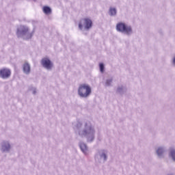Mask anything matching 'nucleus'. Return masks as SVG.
<instances>
[{
  "instance_id": "nucleus-7",
  "label": "nucleus",
  "mask_w": 175,
  "mask_h": 175,
  "mask_svg": "<svg viewBox=\"0 0 175 175\" xmlns=\"http://www.w3.org/2000/svg\"><path fill=\"white\" fill-rule=\"evenodd\" d=\"M23 72L26 73V75H28L31 72V66L28 63H25L23 64Z\"/></svg>"
},
{
  "instance_id": "nucleus-2",
  "label": "nucleus",
  "mask_w": 175,
  "mask_h": 175,
  "mask_svg": "<svg viewBox=\"0 0 175 175\" xmlns=\"http://www.w3.org/2000/svg\"><path fill=\"white\" fill-rule=\"evenodd\" d=\"M85 27V29H90L92 27V21L90 18H85L80 21L79 23V29H83Z\"/></svg>"
},
{
  "instance_id": "nucleus-5",
  "label": "nucleus",
  "mask_w": 175,
  "mask_h": 175,
  "mask_svg": "<svg viewBox=\"0 0 175 175\" xmlns=\"http://www.w3.org/2000/svg\"><path fill=\"white\" fill-rule=\"evenodd\" d=\"M11 75L12 72L8 68H2L0 70V77L2 79H9Z\"/></svg>"
},
{
  "instance_id": "nucleus-12",
  "label": "nucleus",
  "mask_w": 175,
  "mask_h": 175,
  "mask_svg": "<svg viewBox=\"0 0 175 175\" xmlns=\"http://www.w3.org/2000/svg\"><path fill=\"white\" fill-rule=\"evenodd\" d=\"M171 157H172L174 161H175V150H171Z\"/></svg>"
},
{
  "instance_id": "nucleus-13",
  "label": "nucleus",
  "mask_w": 175,
  "mask_h": 175,
  "mask_svg": "<svg viewBox=\"0 0 175 175\" xmlns=\"http://www.w3.org/2000/svg\"><path fill=\"white\" fill-rule=\"evenodd\" d=\"M27 32H28V28L25 27V28L23 29L22 33H27Z\"/></svg>"
},
{
  "instance_id": "nucleus-9",
  "label": "nucleus",
  "mask_w": 175,
  "mask_h": 175,
  "mask_svg": "<svg viewBox=\"0 0 175 175\" xmlns=\"http://www.w3.org/2000/svg\"><path fill=\"white\" fill-rule=\"evenodd\" d=\"M109 12L111 14V16H116V14H117V10H116V8H111L109 9Z\"/></svg>"
},
{
  "instance_id": "nucleus-1",
  "label": "nucleus",
  "mask_w": 175,
  "mask_h": 175,
  "mask_svg": "<svg viewBox=\"0 0 175 175\" xmlns=\"http://www.w3.org/2000/svg\"><path fill=\"white\" fill-rule=\"evenodd\" d=\"M78 94L81 98H87L91 94V87L88 84H81L78 89Z\"/></svg>"
},
{
  "instance_id": "nucleus-17",
  "label": "nucleus",
  "mask_w": 175,
  "mask_h": 175,
  "mask_svg": "<svg viewBox=\"0 0 175 175\" xmlns=\"http://www.w3.org/2000/svg\"><path fill=\"white\" fill-rule=\"evenodd\" d=\"M81 148L82 150V151L84 152V150H83V148L81 146Z\"/></svg>"
},
{
  "instance_id": "nucleus-6",
  "label": "nucleus",
  "mask_w": 175,
  "mask_h": 175,
  "mask_svg": "<svg viewBox=\"0 0 175 175\" xmlns=\"http://www.w3.org/2000/svg\"><path fill=\"white\" fill-rule=\"evenodd\" d=\"M94 133H95V131L92 129H90L89 131H83V133L81 134V136L83 137V136H88V135H91V136H94Z\"/></svg>"
},
{
  "instance_id": "nucleus-8",
  "label": "nucleus",
  "mask_w": 175,
  "mask_h": 175,
  "mask_svg": "<svg viewBox=\"0 0 175 175\" xmlns=\"http://www.w3.org/2000/svg\"><path fill=\"white\" fill-rule=\"evenodd\" d=\"M42 11L45 14H51V8L49 6H44L42 8Z\"/></svg>"
},
{
  "instance_id": "nucleus-4",
  "label": "nucleus",
  "mask_w": 175,
  "mask_h": 175,
  "mask_svg": "<svg viewBox=\"0 0 175 175\" xmlns=\"http://www.w3.org/2000/svg\"><path fill=\"white\" fill-rule=\"evenodd\" d=\"M41 65L46 69H51L53 68V62L49 57H44L41 60Z\"/></svg>"
},
{
  "instance_id": "nucleus-10",
  "label": "nucleus",
  "mask_w": 175,
  "mask_h": 175,
  "mask_svg": "<svg viewBox=\"0 0 175 175\" xmlns=\"http://www.w3.org/2000/svg\"><path fill=\"white\" fill-rule=\"evenodd\" d=\"M100 70L102 73H103V72H105V66L103 65V63H100Z\"/></svg>"
},
{
  "instance_id": "nucleus-14",
  "label": "nucleus",
  "mask_w": 175,
  "mask_h": 175,
  "mask_svg": "<svg viewBox=\"0 0 175 175\" xmlns=\"http://www.w3.org/2000/svg\"><path fill=\"white\" fill-rule=\"evenodd\" d=\"M113 81V80H111V79H108L107 81V82H106V84L107 85H110V84H111V82Z\"/></svg>"
},
{
  "instance_id": "nucleus-15",
  "label": "nucleus",
  "mask_w": 175,
  "mask_h": 175,
  "mask_svg": "<svg viewBox=\"0 0 175 175\" xmlns=\"http://www.w3.org/2000/svg\"><path fill=\"white\" fill-rule=\"evenodd\" d=\"M103 157H104L105 159H106V154H103Z\"/></svg>"
},
{
  "instance_id": "nucleus-11",
  "label": "nucleus",
  "mask_w": 175,
  "mask_h": 175,
  "mask_svg": "<svg viewBox=\"0 0 175 175\" xmlns=\"http://www.w3.org/2000/svg\"><path fill=\"white\" fill-rule=\"evenodd\" d=\"M157 154L159 156V155H162V154H163V149L161 148H159L157 151Z\"/></svg>"
},
{
  "instance_id": "nucleus-3",
  "label": "nucleus",
  "mask_w": 175,
  "mask_h": 175,
  "mask_svg": "<svg viewBox=\"0 0 175 175\" xmlns=\"http://www.w3.org/2000/svg\"><path fill=\"white\" fill-rule=\"evenodd\" d=\"M116 29L117 31H119V32H124V33H126L127 35H129V33L132 32V28L123 23H118L116 25Z\"/></svg>"
},
{
  "instance_id": "nucleus-16",
  "label": "nucleus",
  "mask_w": 175,
  "mask_h": 175,
  "mask_svg": "<svg viewBox=\"0 0 175 175\" xmlns=\"http://www.w3.org/2000/svg\"><path fill=\"white\" fill-rule=\"evenodd\" d=\"M173 62H174V64H175V57H174V59H173Z\"/></svg>"
}]
</instances>
